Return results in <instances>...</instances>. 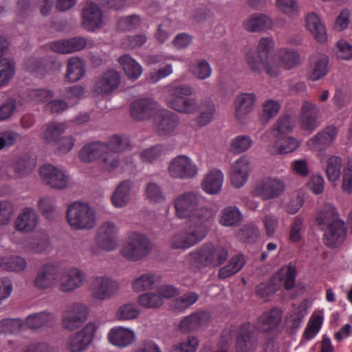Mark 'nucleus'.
Returning <instances> with one entry per match:
<instances>
[{"instance_id":"obj_27","label":"nucleus","mask_w":352,"mask_h":352,"mask_svg":"<svg viewBox=\"0 0 352 352\" xmlns=\"http://www.w3.org/2000/svg\"><path fill=\"white\" fill-rule=\"evenodd\" d=\"M86 40L82 37L56 41L50 43L52 51L60 54H69L82 50L86 46Z\"/></svg>"},{"instance_id":"obj_20","label":"nucleus","mask_w":352,"mask_h":352,"mask_svg":"<svg viewBox=\"0 0 352 352\" xmlns=\"http://www.w3.org/2000/svg\"><path fill=\"white\" fill-rule=\"evenodd\" d=\"M338 132V129L334 125L328 126L309 139L307 145L311 150H324L336 140Z\"/></svg>"},{"instance_id":"obj_23","label":"nucleus","mask_w":352,"mask_h":352,"mask_svg":"<svg viewBox=\"0 0 352 352\" xmlns=\"http://www.w3.org/2000/svg\"><path fill=\"white\" fill-rule=\"evenodd\" d=\"M210 320L208 311H199L184 317L179 324V329L182 332H190L207 325Z\"/></svg>"},{"instance_id":"obj_7","label":"nucleus","mask_w":352,"mask_h":352,"mask_svg":"<svg viewBox=\"0 0 352 352\" xmlns=\"http://www.w3.org/2000/svg\"><path fill=\"white\" fill-rule=\"evenodd\" d=\"M131 148L130 141L126 136L114 135L109 138L107 144L94 142L85 145L79 153V157L84 162H91L99 160L107 150L123 151Z\"/></svg>"},{"instance_id":"obj_25","label":"nucleus","mask_w":352,"mask_h":352,"mask_svg":"<svg viewBox=\"0 0 352 352\" xmlns=\"http://www.w3.org/2000/svg\"><path fill=\"white\" fill-rule=\"evenodd\" d=\"M38 223V216L34 209L30 207L23 208L15 221V228L18 231L30 232L33 231Z\"/></svg>"},{"instance_id":"obj_52","label":"nucleus","mask_w":352,"mask_h":352,"mask_svg":"<svg viewBox=\"0 0 352 352\" xmlns=\"http://www.w3.org/2000/svg\"><path fill=\"white\" fill-rule=\"evenodd\" d=\"M294 126V120L288 115L282 116L278 120L273 129V135L276 137L286 136Z\"/></svg>"},{"instance_id":"obj_5","label":"nucleus","mask_w":352,"mask_h":352,"mask_svg":"<svg viewBox=\"0 0 352 352\" xmlns=\"http://www.w3.org/2000/svg\"><path fill=\"white\" fill-rule=\"evenodd\" d=\"M204 221L197 223L195 220L187 222L186 226L176 232L170 238L171 247L175 250H187L202 241L208 235L212 225Z\"/></svg>"},{"instance_id":"obj_32","label":"nucleus","mask_w":352,"mask_h":352,"mask_svg":"<svg viewBox=\"0 0 352 352\" xmlns=\"http://www.w3.org/2000/svg\"><path fill=\"white\" fill-rule=\"evenodd\" d=\"M54 321V316L50 312L42 311L36 313L26 318L25 321H24L25 329L27 328L37 329L45 326L52 325Z\"/></svg>"},{"instance_id":"obj_10","label":"nucleus","mask_w":352,"mask_h":352,"mask_svg":"<svg viewBox=\"0 0 352 352\" xmlns=\"http://www.w3.org/2000/svg\"><path fill=\"white\" fill-rule=\"evenodd\" d=\"M66 217L70 226L81 229H91L95 226L94 212L88 204L76 201L67 208Z\"/></svg>"},{"instance_id":"obj_58","label":"nucleus","mask_w":352,"mask_h":352,"mask_svg":"<svg viewBox=\"0 0 352 352\" xmlns=\"http://www.w3.org/2000/svg\"><path fill=\"white\" fill-rule=\"evenodd\" d=\"M36 161L28 156H23L14 164V169L19 177H23L30 173L35 167Z\"/></svg>"},{"instance_id":"obj_39","label":"nucleus","mask_w":352,"mask_h":352,"mask_svg":"<svg viewBox=\"0 0 352 352\" xmlns=\"http://www.w3.org/2000/svg\"><path fill=\"white\" fill-rule=\"evenodd\" d=\"M278 59L282 67L285 69H291L300 62L299 53L292 49L281 48L277 52Z\"/></svg>"},{"instance_id":"obj_29","label":"nucleus","mask_w":352,"mask_h":352,"mask_svg":"<svg viewBox=\"0 0 352 352\" xmlns=\"http://www.w3.org/2000/svg\"><path fill=\"white\" fill-rule=\"evenodd\" d=\"M108 339L111 344L114 346L124 348L132 344L135 340L133 331L118 327L112 329L108 335Z\"/></svg>"},{"instance_id":"obj_17","label":"nucleus","mask_w":352,"mask_h":352,"mask_svg":"<svg viewBox=\"0 0 352 352\" xmlns=\"http://www.w3.org/2000/svg\"><path fill=\"white\" fill-rule=\"evenodd\" d=\"M120 82V74L115 69H111L100 76L94 85L95 93L105 96L115 91Z\"/></svg>"},{"instance_id":"obj_8","label":"nucleus","mask_w":352,"mask_h":352,"mask_svg":"<svg viewBox=\"0 0 352 352\" xmlns=\"http://www.w3.org/2000/svg\"><path fill=\"white\" fill-rule=\"evenodd\" d=\"M193 88L189 85L171 86L166 98L167 106L178 112L192 114L198 110L196 99L189 96L193 94Z\"/></svg>"},{"instance_id":"obj_33","label":"nucleus","mask_w":352,"mask_h":352,"mask_svg":"<svg viewBox=\"0 0 352 352\" xmlns=\"http://www.w3.org/2000/svg\"><path fill=\"white\" fill-rule=\"evenodd\" d=\"M223 174L218 170H212L208 173L202 182L204 190L210 195L218 193L221 189Z\"/></svg>"},{"instance_id":"obj_14","label":"nucleus","mask_w":352,"mask_h":352,"mask_svg":"<svg viewBox=\"0 0 352 352\" xmlns=\"http://www.w3.org/2000/svg\"><path fill=\"white\" fill-rule=\"evenodd\" d=\"M96 331L94 323L87 324L81 331L72 333L67 341V348L70 352H80L90 344Z\"/></svg>"},{"instance_id":"obj_54","label":"nucleus","mask_w":352,"mask_h":352,"mask_svg":"<svg viewBox=\"0 0 352 352\" xmlns=\"http://www.w3.org/2000/svg\"><path fill=\"white\" fill-rule=\"evenodd\" d=\"M138 303L144 307L155 309L161 307L164 300L157 292H148L139 296Z\"/></svg>"},{"instance_id":"obj_4","label":"nucleus","mask_w":352,"mask_h":352,"mask_svg":"<svg viewBox=\"0 0 352 352\" xmlns=\"http://www.w3.org/2000/svg\"><path fill=\"white\" fill-rule=\"evenodd\" d=\"M174 206L176 216L181 219H193L197 223L206 221V224L213 225L214 214L213 210L199 204V195L193 192H186L179 195L175 200Z\"/></svg>"},{"instance_id":"obj_12","label":"nucleus","mask_w":352,"mask_h":352,"mask_svg":"<svg viewBox=\"0 0 352 352\" xmlns=\"http://www.w3.org/2000/svg\"><path fill=\"white\" fill-rule=\"evenodd\" d=\"M168 173L173 178L188 179L197 175V166L186 155H179L171 160Z\"/></svg>"},{"instance_id":"obj_51","label":"nucleus","mask_w":352,"mask_h":352,"mask_svg":"<svg viewBox=\"0 0 352 352\" xmlns=\"http://www.w3.org/2000/svg\"><path fill=\"white\" fill-rule=\"evenodd\" d=\"M23 330H25L24 321L19 318H5L0 321L1 333L14 334Z\"/></svg>"},{"instance_id":"obj_60","label":"nucleus","mask_w":352,"mask_h":352,"mask_svg":"<svg viewBox=\"0 0 352 352\" xmlns=\"http://www.w3.org/2000/svg\"><path fill=\"white\" fill-rule=\"evenodd\" d=\"M278 287V285L275 283V280L273 278L268 282L258 284L256 287V294L261 298L267 300L270 296L277 291Z\"/></svg>"},{"instance_id":"obj_62","label":"nucleus","mask_w":352,"mask_h":352,"mask_svg":"<svg viewBox=\"0 0 352 352\" xmlns=\"http://www.w3.org/2000/svg\"><path fill=\"white\" fill-rule=\"evenodd\" d=\"M140 311L133 304H126L122 305L118 310L117 317L120 320H132L136 318Z\"/></svg>"},{"instance_id":"obj_64","label":"nucleus","mask_w":352,"mask_h":352,"mask_svg":"<svg viewBox=\"0 0 352 352\" xmlns=\"http://www.w3.org/2000/svg\"><path fill=\"white\" fill-rule=\"evenodd\" d=\"M199 342L197 338L190 336L184 341L172 346L171 352H195Z\"/></svg>"},{"instance_id":"obj_9","label":"nucleus","mask_w":352,"mask_h":352,"mask_svg":"<svg viewBox=\"0 0 352 352\" xmlns=\"http://www.w3.org/2000/svg\"><path fill=\"white\" fill-rule=\"evenodd\" d=\"M152 250V243L144 234L131 232L127 243L122 248L120 254L129 261H139L147 256Z\"/></svg>"},{"instance_id":"obj_16","label":"nucleus","mask_w":352,"mask_h":352,"mask_svg":"<svg viewBox=\"0 0 352 352\" xmlns=\"http://www.w3.org/2000/svg\"><path fill=\"white\" fill-rule=\"evenodd\" d=\"M156 133L160 136L174 132L179 123L177 115L167 109L159 110L153 117Z\"/></svg>"},{"instance_id":"obj_40","label":"nucleus","mask_w":352,"mask_h":352,"mask_svg":"<svg viewBox=\"0 0 352 352\" xmlns=\"http://www.w3.org/2000/svg\"><path fill=\"white\" fill-rule=\"evenodd\" d=\"M243 215L236 206H228L221 212L219 223L221 225L228 227H234L239 225Z\"/></svg>"},{"instance_id":"obj_59","label":"nucleus","mask_w":352,"mask_h":352,"mask_svg":"<svg viewBox=\"0 0 352 352\" xmlns=\"http://www.w3.org/2000/svg\"><path fill=\"white\" fill-rule=\"evenodd\" d=\"M156 276L154 274H144L136 278L132 283L135 292H140L150 289L155 284Z\"/></svg>"},{"instance_id":"obj_19","label":"nucleus","mask_w":352,"mask_h":352,"mask_svg":"<svg viewBox=\"0 0 352 352\" xmlns=\"http://www.w3.org/2000/svg\"><path fill=\"white\" fill-rule=\"evenodd\" d=\"M40 175L43 181L53 188L63 189L68 183V177L50 164H45L40 168Z\"/></svg>"},{"instance_id":"obj_18","label":"nucleus","mask_w":352,"mask_h":352,"mask_svg":"<svg viewBox=\"0 0 352 352\" xmlns=\"http://www.w3.org/2000/svg\"><path fill=\"white\" fill-rule=\"evenodd\" d=\"M117 229L113 223L107 221L98 229L96 243L102 249L111 251L117 247Z\"/></svg>"},{"instance_id":"obj_50","label":"nucleus","mask_w":352,"mask_h":352,"mask_svg":"<svg viewBox=\"0 0 352 352\" xmlns=\"http://www.w3.org/2000/svg\"><path fill=\"white\" fill-rule=\"evenodd\" d=\"M329 58L325 55H320L309 73V78L316 81L325 76L328 73Z\"/></svg>"},{"instance_id":"obj_13","label":"nucleus","mask_w":352,"mask_h":352,"mask_svg":"<svg viewBox=\"0 0 352 352\" xmlns=\"http://www.w3.org/2000/svg\"><path fill=\"white\" fill-rule=\"evenodd\" d=\"M88 309L82 303H74L67 307L62 315L63 327L73 331L78 328L86 320Z\"/></svg>"},{"instance_id":"obj_48","label":"nucleus","mask_w":352,"mask_h":352,"mask_svg":"<svg viewBox=\"0 0 352 352\" xmlns=\"http://www.w3.org/2000/svg\"><path fill=\"white\" fill-rule=\"evenodd\" d=\"M118 151L107 150L99 160V166L103 171L111 173L120 164Z\"/></svg>"},{"instance_id":"obj_3","label":"nucleus","mask_w":352,"mask_h":352,"mask_svg":"<svg viewBox=\"0 0 352 352\" xmlns=\"http://www.w3.org/2000/svg\"><path fill=\"white\" fill-rule=\"evenodd\" d=\"M316 223L323 232V242L328 248H336L344 242L347 227L333 206L326 205L318 212Z\"/></svg>"},{"instance_id":"obj_34","label":"nucleus","mask_w":352,"mask_h":352,"mask_svg":"<svg viewBox=\"0 0 352 352\" xmlns=\"http://www.w3.org/2000/svg\"><path fill=\"white\" fill-rule=\"evenodd\" d=\"M306 24L307 28L318 42L323 43L327 41L326 29L316 13L311 12L307 14Z\"/></svg>"},{"instance_id":"obj_46","label":"nucleus","mask_w":352,"mask_h":352,"mask_svg":"<svg viewBox=\"0 0 352 352\" xmlns=\"http://www.w3.org/2000/svg\"><path fill=\"white\" fill-rule=\"evenodd\" d=\"M237 236L245 243H254L260 236V231L257 226L253 223H248L240 228Z\"/></svg>"},{"instance_id":"obj_6","label":"nucleus","mask_w":352,"mask_h":352,"mask_svg":"<svg viewBox=\"0 0 352 352\" xmlns=\"http://www.w3.org/2000/svg\"><path fill=\"white\" fill-rule=\"evenodd\" d=\"M274 47V40L270 37H262L258 44L257 50H250L246 54V60L250 69L261 74L263 69L271 77L280 74L279 67L268 61L269 54Z\"/></svg>"},{"instance_id":"obj_41","label":"nucleus","mask_w":352,"mask_h":352,"mask_svg":"<svg viewBox=\"0 0 352 352\" xmlns=\"http://www.w3.org/2000/svg\"><path fill=\"white\" fill-rule=\"evenodd\" d=\"M118 62L125 72L129 78L138 79L142 74L140 65L128 54H124L118 58Z\"/></svg>"},{"instance_id":"obj_28","label":"nucleus","mask_w":352,"mask_h":352,"mask_svg":"<svg viewBox=\"0 0 352 352\" xmlns=\"http://www.w3.org/2000/svg\"><path fill=\"white\" fill-rule=\"evenodd\" d=\"M256 100V95L253 93H243L236 98L235 116L239 121L242 122L243 117L253 109Z\"/></svg>"},{"instance_id":"obj_2","label":"nucleus","mask_w":352,"mask_h":352,"mask_svg":"<svg viewBox=\"0 0 352 352\" xmlns=\"http://www.w3.org/2000/svg\"><path fill=\"white\" fill-rule=\"evenodd\" d=\"M282 311L273 308L264 312L257 320L255 324L250 322L240 324L236 333V347L239 352H253L258 344L256 330L268 332L275 329L280 322Z\"/></svg>"},{"instance_id":"obj_24","label":"nucleus","mask_w":352,"mask_h":352,"mask_svg":"<svg viewBox=\"0 0 352 352\" xmlns=\"http://www.w3.org/2000/svg\"><path fill=\"white\" fill-rule=\"evenodd\" d=\"M250 162L247 157H241L231 166V182L236 188H241L248 179Z\"/></svg>"},{"instance_id":"obj_1","label":"nucleus","mask_w":352,"mask_h":352,"mask_svg":"<svg viewBox=\"0 0 352 352\" xmlns=\"http://www.w3.org/2000/svg\"><path fill=\"white\" fill-rule=\"evenodd\" d=\"M84 278V274L77 268L63 270L57 265L47 263L38 270L33 284L40 290L57 285L60 291L70 292L80 286Z\"/></svg>"},{"instance_id":"obj_30","label":"nucleus","mask_w":352,"mask_h":352,"mask_svg":"<svg viewBox=\"0 0 352 352\" xmlns=\"http://www.w3.org/2000/svg\"><path fill=\"white\" fill-rule=\"evenodd\" d=\"M210 256L208 243H205L189 254V261L192 267L200 270L211 267Z\"/></svg>"},{"instance_id":"obj_11","label":"nucleus","mask_w":352,"mask_h":352,"mask_svg":"<svg viewBox=\"0 0 352 352\" xmlns=\"http://www.w3.org/2000/svg\"><path fill=\"white\" fill-rule=\"evenodd\" d=\"M285 188L283 180L275 177H264L256 182L251 193L263 200H270L278 197Z\"/></svg>"},{"instance_id":"obj_15","label":"nucleus","mask_w":352,"mask_h":352,"mask_svg":"<svg viewBox=\"0 0 352 352\" xmlns=\"http://www.w3.org/2000/svg\"><path fill=\"white\" fill-rule=\"evenodd\" d=\"M320 109L314 102L305 100L302 102L299 113V123L302 130L314 132L320 126Z\"/></svg>"},{"instance_id":"obj_44","label":"nucleus","mask_w":352,"mask_h":352,"mask_svg":"<svg viewBox=\"0 0 352 352\" xmlns=\"http://www.w3.org/2000/svg\"><path fill=\"white\" fill-rule=\"evenodd\" d=\"M278 140L274 146V153L285 154L294 151L299 146V142L294 138L280 136L276 137Z\"/></svg>"},{"instance_id":"obj_38","label":"nucleus","mask_w":352,"mask_h":352,"mask_svg":"<svg viewBox=\"0 0 352 352\" xmlns=\"http://www.w3.org/2000/svg\"><path fill=\"white\" fill-rule=\"evenodd\" d=\"M306 314V309L303 305H299L293 308L286 322L287 329L289 333L294 334L297 332Z\"/></svg>"},{"instance_id":"obj_43","label":"nucleus","mask_w":352,"mask_h":352,"mask_svg":"<svg viewBox=\"0 0 352 352\" xmlns=\"http://www.w3.org/2000/svg\"><path fill=\"white\" fill-rule=\"evenodd\" d=\"M199 299V296L194 292H187L179 298H175L170 302L171 309L183 312L191 305L195 304Z\"/></svg>"},{"instance_id":"obj_61","label":"nucleus","mask_w":352,"mask_h":352,"mask_svg":"<svg viewBox=\"0 0 352 352\" xmlns=\"http://www.w3.org/2000/svg\"><path fill=\"white\" fill-rule=\"evenodd\" d=\"M85 94V88L80 85H74L66 88L63 93V97L73 104H76Z\"/></svg>"},{"instance_id":"obj_47","label":"nucleus","mask_w":352,"mask_h":352,"mask_svg":"<svg viewBox=\"0 0 352 352\" xmlns=\"http://www.w3.org/2000/svg\"><path fill=\"white\" fill-rule=\"evenodd\" d=\"M26 261L19 256L0 258V268L3 270L20 272L26 268Z\"/></svg>"},{"instance_id":"obj_45","label":"nucleus","mask_w":352,"mask_h":352,"mask_svg":"<svg viewBox=\"0 0 352 352\" xmlns=\"http://www.w3.org/2000/svg\"><path fill=\"white\" fill-rule=\"evenodd\" d=\"M43 138L47 143H57L60 139V136L66 129L63 123L50 122L45 126Z\"/></svg>"},{"instance_id":"obj_37","label":"nucleus","mask_w":352,"mask_h":352,"mask_svg":"<svg viewBox=\"0 0 352 352\" xmlns=\"http://www.w3.org/2000/svg\"><path fill=\"white\" fill-rule=\"evenodd\" d=\"M85 73V67L83 61L78 57L69 59L65 78L69 82H74L80 80Z\"/></svg>"},{"instance_id":"obj_53","label":"nucleus","mask_w":352,"mask_h":352,"mask_svg":"<svg viewBox=\"0 0 352 352\" xmlns=\"http://www.w3.org/2000/svg\"><path fill=\"white\" fill-rule=\"evenodd\" d=\"M15 73V63L10 59L0 60V87L6 85Z\"/></svg>"},{"instance_id":"obj_26","label":"nucleus","mask_w":352,"mask_h":352,"mask_svg":"<svg viewBox=\"0 0 352 352\" xmlns=\"http://www.w3.org/2000/svg\"><path fill=\"white\" fill-rule=\"evenodd\" d=\"M155 108L156 103L153 99L142 98L131 104L130 113L134 119L142 120L149 118Z\"/></svg>"},{"instance_id":"obj_55","label":"nucleus","mask_w":352,"mask_h":352,"mask_svg":"<svg viewBox=\"0 0 352 352\" xmlns=\"http://www.w3.org/2000/svg\"><path fill=\"white\" fill-rule=\"evenodd\" d=\"M342 159L338 156H331L329 158L327 164L326 173L331 182L337 181L341 175Z\"/></svg>"},{"instance_id":"obj_56","label":"nucleus","mask_w":352,"mask_h":352,"mask_svg":"<svg viewBox=\"0 0 352 352\" xmlns=\"http://www.w3.org/2000/svg\"><path fill=\"white\" fill-rule=\"evenodd\" d=\"M278 274L283 276L281 278L284 281V286L286 289L289 290L294 287L297 275L295 264L292 262L289 263L280 270Z\"/></svg>"},{"instance_id":"obj_57","label":"nucleus","mask_w":352,"mask_h":352,"mask_svg":"<svg viewBox=\"0 0 352 352\" xmlns=\"http://www.w3.org/2000/svg\"><path fill=\"white\" fill-rule=\"evenodd\" d=\"M50 238L45 234H41L35 238H30L26 241V246L34 252H42L50 245Z\"/></svg>"},{"instance_id":"obj_36","label":"nucleus","mask_w":352,"mask_h":352,"mask_svg":"<svg viewBox=\"0 0 352 352\" xmlns=\"http://www.w3.org/2000/svg\"><path fill=\"white\" fill-rule=\"evenodd\" d=\"M131 182L123 181L118 186L111 195V203L116 208L125 206L130 199Z\"/></svg>"},{"instance_id":"obj_22","label":"nucleus","mask_w":352,"mask_h":352,"mask_svg":"<svg viewBox=\"0 0 352 352\" xmlns=\"http://www.w3.org/2000/svg\"><path fill=\"white\" fill-rule=\"evenodd\" d=\"M91 287L96 298L104 300L118 289V284L108 277L97 276L91 282Z\"/></svg>"},{"instance_id":"obj_63","label":"nucleus","mask_w":352,"mask_h":352,"mask_svg":"<svg viewBox=\"0 0 352 352\" xmlns=\"http://www.w3.org/2000/svg\"><path fill=\"white\" fill-rule=\"evenodd\" d=\"M146 196L151 201L157 203L165 200V197L159 185L150 182L146 188Z\"/></svg>"},{"instance_id":"obj_35","label":"nucleus","mask_w":352,"mask_h":352,"mask_svg":"<svg viewBox=\"0 0 352 352\" xmlns=\"http://www.w3.org/2000/svg\"><path fill=\"white\" fill-rule=\"evenodd\" d=\"M244 28L248 32H257L269 29L272 26L271 19L264 14L252 15L243 23Z\"/></svg>"},{"instance_id":"obj_21","label":"nucleus","mask_w":352,"mask_h":352,"mask_svg":"<svg viewBox=\"0 0 352 352\" xmlns=\"http://www.w3.org/2000/svg\"><path fill=\"white\" fill-rule=\"evenodd\" d=\"M82 18L84 28L89 32H94L102 24V12L96 3L89 2L82 9Z\"/></svg>"},{"instance_id":"obj_49","label":"nucleus","mask_w":352,"mask_h":352,"mask_svg":"<svg viewBox=\"0 0 352 352\" xmlns=\"http://www.w3.org/2000/svg\"><path fill=\"white\" fill-rule=\"evenodd\" d=\"M208 247L211 255L210 256L211 267H217L221 265L228 258V250L222 245H214L210 242H208Z\"/></svg>"},{"instance_id":"obj_31","label":"nucleus","mask_w":352,"mask_h":352,"mask_svg":"<svg viewBox=\"0 0 352 352\" xmlns=\"http://www.w3.org/2000/svg\"><path fill=\"white\" fill-rule=\"evenodd\" d=\"M25 67L29 72L42 78L52 73L53 67H55L56 65L46 60L32 58L25 62Z\"/></svg>"},{"instance_id":"obj_42","label":"nucleus","mask_w":352,"mask_h":352,"mask_svg":"<svg viewBox=\"0 0 352 352\" xmlns=\"http://www.w3.org/2000/svg\"><path fill=\"white\" fill-rule=\"evenodd\" d=\"M168 151L166 145L158 144L142 150L140 153V158L142 162L145 163H153L160 159Z\"/></svg>"}]
</instances>
